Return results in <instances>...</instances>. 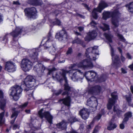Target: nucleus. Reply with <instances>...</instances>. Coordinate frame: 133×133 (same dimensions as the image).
Masks as SVG:
<instances>
[{"label":"nucleus","instance_id":"nucleus-1","mask_svg":"<svg viewBox=\"0 0 133 133\" xmlns=\"http://www.w3.org/2000/svg\"><path fill=\"white\" fill-rule=\"evenodd\" d=\"M35 84V79L33 77L28 75L22 81L20 86L15 85L11 88L10 95L14 100L17 101L19 98L23 90L26 91L32 90L34 88Z\"/></svg>","mask_w":133,"mask_h":133},{"label":"nucleus","instance_id":"nucleus-2","mask_svg":"<svg viewBox=\"0 0 133 133\" xmlns=\"http://www.w3.org/2000/svg\"><path fill=\"white\" fill-rule=\"evenodd\" d=\"M98 46H95L86 50L85 55L88 59H86L81 61L78 63H74L71 66H93L91 62V60H95L98 58L99 54L98 53Z\"/></svg>","mask_w":133,"mask_h":133},{"label":"nucleus","instance_id":"nucleus-3","mask_svg":"<svg viewBox=\"0 0 133 133\" xmlns=\"http://www.w3.org/2000/svg\"><path fill=\"white\" fill-rule=\"evenodd\" d=\"M61 72H59V75L56 74V77L57 80L60 83H62L63 80L65 81L64 84V90L65 91L62 94V96L66 95H68L69 92L71 90V87L70 86L68 83V80L66 77V74L67 73L70 74L72 71V70H69L62 69L61 70Z\"/></svg>","mask_w":133,"mask_h":133},{"label":"nucleus","instance_id":"nucleus-4","mask_svg":"<svg viewBox=\"0 0 133 133\" xmlns=\"http://www.w3.org/2000/svg\"><path fill=\"white\" fill-rule=\"evenodd\" d=\"M48 39L45 44L44 45V49H48L49 52L52 54L56 51V46L53 45L49 41H51L52 38L51 34L50 32H49L48 35Z\"/></svg>","mask_w":133,"mask_h":133},{"label":"nucleus","instance_id":"nucleus-5","mask_svg":"<svg viewBox=\"0 0 133 133\" xmlns=\"http://www.w3.org/2000/svg\"><path fill=\"white\" fill-rule=\"evenodd\" d=\"M108 6V4L106 2L104 1H101L98 6L97 8L94 9L92 12V15L93 17L97 19L98 17L97 12L101 13L102 10Z\"/></svg>","mask_w":133,"mask_h":133},{"label":"nucleus","instance_id":"nucleus-6","mask_svg":"<svg viewBox=\"0 0 133 133\" xmlns=\"http://www.w3.org/2000/svg\"><path fill=\"white\" fill-rule=\"evenodd\" d=\"M98 104L97 98L94 96L91 97L87 101V105L90 107V111L91 112L96 110Z\"/></svg>","mask_w":133,"mask_h":133},{"label":"nucleus","instance_id":"nucleus-7","mask_svg":"<svg viewBox=\"0 0 133 133\" xmlns=\"http://www.w3.org/2000/svg\"><path fill=\"white\" fill-rule=\"evenodd\" d=\"M25 15L28 18L35 19L37 17V12L34 7L28 8L24 9Z\"/></svg>","mask_w":133,"mask_h":133},{"label":"nucleus","instance_id":"nucleus-8","mask_svg":"<svg viewBox=\"0 0 133 133\" xmlns=\"http://www.w3.org/2000/svg\"><path fill=\"white\" fill-rule=\"evenodd\" d=\"M43 109L42 108L38 112V115L39 117L41 118L42 119L44 117L50 124L52 123V119L53 117L51 115L50 112L48 111L44 112L43 113Z\"/></svg>","mask_w":133,"mask_h":133},{"label":"nucleus","instance_id":"nucleus-9","mask_svg":"<svg viewBox=\"0 0 133 133\" xmlns=\"http://www.w3.org/2000/svg\"><path fill=\"white\" fill-rule=\"evenodd\" d=\"M55 37L60 41H66L68 39V34L65 29L63 28L59 32L56 33Z\"/></svg>","mask_w":133,"mask_h":133},{"label":"nucleus","instance_id":"nucleus-10","mask_svg":"<svg viewBox=\"0 0 133 133\" xmlns=\"http://www.w3.org/2000/svg\"><path fill=\"white\" fill-rule=\"evenodd\" d=\"M23 32H25V28L22 27H17L14 30H13L10 33V34L13 37L14 40L15 41V38L17 37Z\"/></svg>","mask_w":133,"mask_h":133},{"label":"nucleus","instance_id":"nucleus-11","mask_svg":"<svg viewBox=\"0 0 133 133\" xmlns=\"http://www.w3.org/2000/svg\"><path fill=\"white\" fill-rule=\"evenodd\" d=\"M110 47L111 48V54L112 57V65L113 66L118 65V64L120 62L118 60V56L117 55H115L114 54V51L110 44H109Z\"/></svg>","mask_w":133,"mask_h":133},{"label":"nucleus","instance_id":"nucleus-12","mask_svg":"<svg viewBox=\"0 0 133 133\" xmlns=\"http://www.w3.org/2000/svg\"><path fill=\"white\" fill-rule=\"evenodd\" d=\"M101 88L98 85L90 87L88 90V93L90 94H98L101 91Z\"/></svg>","mask_w":133,"mask_h":133},{"label":"nucleus","instance_id":"nucleus-13","mask_svg":"<svg viewBox=\"0 0 133 133\" xmlns=\"http://www.w3.org/2000/svg\"><path fill=\"white\" fill-rule=\"evenodd\" d=\"M120 15V13L118 11L114 16H112V23L115 28L118 27L119 25V17Z\"/></svg>","mask_w":133,"mask_h":133},{"label":"nucleus","instance_id":"nucleus-14","mask_svg":"<svg viewBox=\"0 0 133 133\" xmlns=\"http://www.w3.org/2000/svg\"><path fill=\"white\" fill-rule=\"evenodd\" d=\"M118 11L117 10H116L113 12H104L103 14V18L105 20H106L110 17H111L112 18V16H114Z\"/></svg>","mask_w":133,"mask_h":133},{"label":"nucleus","instance_id":"nucleus-15","mask_svg":"<svg viewBox=\"0 0 133 133\" xmlns=\"http://www.w3.org/2000/svg\"><path fill=\"white\" fill-rule=\"evenodd\" d=\"M112 114H114V116H117L118 118H120L121 117L122 114L123 112V111L115 105L114 106Z\"/></svg>","mask_w":133,"mask_h":133},{"label":"nucleus","instance_id":"nucleus-16","mask_svg":"<svg viewBox=\"0 0 133 133\" xmlns=\"http://www.w3.org/2000/svg\"><path fill=\"white\" fill-rule=\"evenodd\" d=\"M97 36V33L95 31L89 32L85 38V40L87 41L90 40L95 38Z\"/></svg>","mask_w":133,"mask_h":133},{"label":"nucleus","instance_id":"nucleus-17","mask_svg":"<svg viewBox=\"0 0 133 133\" xmlns=\"http://www.w3.org/2000/svg\"><path fill=\"white\" fill-rule=\"evenodd\" d=\"M71 101V97L68 95H67L65 98L60 99L59 100L60 102H62L64 105L68 107L70 106Z\"/></svg>","mask_w":133,"mask_h":133},{"label":"nucleus","instance_id":"nucleus-18","mask_svg":"<svg viewBox=\"0 0 133 133\" xmlns=\"http://www.w3.org/2000/svg\"><path fill=\"white\" fill-rule=\"evenodd\" d=\"M79 115L84 119H86L88 117L89 113L87 109L83 108L80 110L79 112Z\"/></svg>","mask_w":133,"mask_h":133},{"label":"nucleus","instance_id":"nucleus-19","mask_svg":"<svg viewBox=\"0 0 133 133\" xmlns=\"http://www.w3.org/2000/svg\"><path fill=\"white\" fill-rule=\"evenodd\" d=\"M108 78L107 76L104 74H103L99 77H97L96 81L98 83H101L105 81Z\"/></svg>","mask_w":133,"mask_h":133},{"label":"nucleus","instance_id":"nucleus-20","mask_svg":"<svg viewBox=\"0 0 133 133\" xmlns=\"http://www.w3.org/2000/svg\"><path fill=\"white\" fill-rule=\"evenodd\" d=\"M67 122L64 120L56 124V126L59 129L62 130H64L66 128Z\"/></svg>","mask_w":133,"mask_h":133},{"label":"nucleus","instance_id":"nucleus-21","mask_svg":"<svg viewBox=\"0 0 133 133\" xmlns=\"http://www.w3.org/2000/svg\"><path fill=\"white\" fill-rule=\"evenodd\" d=\"M132 116V113L131 111H128L125 113L124 115V118L122 121L123 123L127 124L129 118Z\"/></svg>","mask_w":133,"mask_h":133},{"label":"nucleus","instance_id":"nucleus-22","mask_svg":"<svg viewBox=\"0 0 133 133\" xmlns=\"http://www.w3.org/2000/svg\"><path fill=\"white\" fill-rule=\"evenodd\" d=\"M21 63L23 66H31L33 65V63L26 58H24L22 60Z\"/></svg>","mask_w":133,"mask_h":133},{"label":"nucleus","instance_id":"nucleus-23","mask_svg":"<svg viewBox=\"0 0 133 133\" xmlns=\"http://www.w3.org/2000/svg\"><path fill=\"white\" fill-rule=\"evenodd\" d=\"M17 108L13 107L11 109V112L12 114L11 116V118L14 117L16 119L18 116L19 114L20 113V111L19 110H16Z\"/></svg>","mask_w":133,"mask_h":133},{"label":"nucleus","instance_id":"nucleus-24","mask_svg":"<svg viewBox=\"0 0 133 133\" xmlns=\"http://www.w3.org/2000/svg\"><path fill=\"white\" fill-rule=\"evenodd\" d=\"M116 101L111 98H109L107 105L108 109L109 110L111 109L113 106L115 104Z\"/></svg>","mask_w":133,"mask_h":133},{"label":"nucleus","instance_id":"nucleus-25","mask_svg":"<svg viewBox=\"0 0 133 133\" xmlns=\"http://www.w3.org/2000/svg\"><path fill=\"white\" fill-rule=\"evenodd\" d=\"M29 4L34 5H40L42 4L41 0H28Z\"/></svg>","mask_w":133,"mask_h":133},{"label":"nucleus","instance_id":"nucleus-26","mask_svg":"<svg viewBox=\"0 0 133 133\" xmlns=\"http://www.w3.org/2000/svg\"><path fill=\"white\" fill-rule=\"evenodd\" d=\"M37 49H34L30 51L31 52H33L34 55L30 54V56L31 57L32 60H34V61L35 62L37 60V56L38 55V54L37 52Z\"/></svg>","mask_w":133,"mask_h":133},{"label":"nucleus","instance_id":"nucleus-27","mask_svg":"<svg viewBox=\"0 0 133 133\" xmlns=\"http://www.w3.org/2000/svg\"><path fill=\"white\" fill-rule=\"evenodd\" d=\"M72 43L73 44L76 43L77 44H80L84 47H85V44L84 42L78 38H77L73 40L72 41Z\"/></svg>","mask_w":133,"mask_h":133},{"label":"nucleus","instance_id":"nucleus-28","mask_svg":"<svg viewBox=\"0 0 133 133\" xmlns=\"http://www.w3.org/2000/svg\"><path fill=\"white\" fill-rule=\"evenodd\" d=\"M91 71L85 72L83 74V77H85L86 79L88 81H91Z\"/></svg>","mask_w":133,"mask_h":133},{"label":"nucleus","instance_id":"nucleus-29","mask_svg":"<svg viewBox=\"0 0 133 133\" xmlns=\"http://www.w3.org/2000/svg\"><path fill=\"white\" fill-rule=\"evenodd\" d=\"M109 126L107 127V129L109 131L113 130L117 127V125L115 123L113 124L111 121L109 122Z\"/></svg>","mask_w":133,"mask_h":133},{"label":"nucleus","instance_id":"nucleus-30","mask_svg":"<svg viewBox=\"0 0 133 133\" xmlns=\"http://www.w3.org/2000/svg\"><path fill=\"white\" fill-rule=\"evenodd\" d=\"M4 115V111L0 114V127L2 126L5 123V120L4 118L3 119Z\"/></svg>","mask_w":133,"mask_h":133},{"label":"nucleus","instance_id":"nucleus-31","mask_svg":"<svg viewBox=\"0 0 133 133\" xmlns=\"http://www.w3.org/2000/svg\"><path fill=\"white\" fill-rule=\"evenodd\" d=\"M6 101L5 99H1L0 100V108L4 110V108L6 105Z\"/></svg>","mask_w":133,"mask_h":133},{"label":"nucleus","instance_id":"nucleus-32","mask_svg":"<svg viewBox=\"0 0 133 133\" xmlns=\"http://www.w3.org/2000/svg\"><path fill=\"white\" fill-rule=\"evenodd\" d=\"M103 35L109 43H111L112 42V36L111 35L105 32L104 33Z\"/></svg>","mask_w":133,"mask_h":133},{"label":"nucleus","instance_id":"nucleus-33","mask_svg":"<svg viewBox=\"0 0 133 133\" xmlns=\"http://www.w3.org/2000/svg\"><path fill=\"white\" fill-rule=\"evenodd\" d=\"M45 67H34V70L38 73H41L43 72V69H45Z\"/></svg>","mask_w":133,"mask_h":133},{"label":"nucleus","instance_id":"nucleus-34","mask_svg":"<svg viewBox=\"0 0 133 133\" xmlns=\"http://www.w3.org/2000/svg\"><path fill=\"white\" fill-rule=\"evenodd\" d=\"M80 78H81L78 76V75H77L76 72L74 73L71 77V79L74 81H77Z\"/></svg>","mask_w":133,"mask_h":133},{"label":"nucleus","instance_id":"nucleus-35","mask_svg":"<svg viewBox=\"0 0 133 133\" xmlns=\"http://www.w3.org/2000/svg\"><path fill=\"white\" fill-rule=\"evenodd\" d=\"M97 73L94 71H91V82L94 81L95 79L97 77Z\"/></svg>","mask_w":133,"mask_h":133},{"label":"nucleus","instance_id":"nucleus-36","mask_svg":"<svg viewBox=\"0 0 133 133\" xmlns=\"http://www.w3.org/2000/svg\"><path fill=\"white\" fill-rule=\"evenodd\" d=\"M5 69L9 72H13L16 70V67H5Z\"/></svg>","mask_w":133,"mask_h":133},{"label":"nucleus","instance_id":"nucleus-37","mask_svg":"<svg viewBox=\"0 0 133 133\" xmlns=\"http://www.w3.org/2000/svg\"><path fill=\"white\" fill-rule=\"evenodd\" d=\"M68 120L71 124L74 122L78 121V120L77 118L74 116L70 117L68 118Z\"/></svg>","mask_w":133,"mask_h":133},{"label":"nucleus","instance_id":"nucleus-38","mask_svg":"<svg viewBox=\"0 0 133 133\" xmlns=\"http://www.w3.org/2000/svg\"><path fill=\"white\" fill-rule=\"evenodd\" d=\"M125 97L126 100L128 103V105L129 106H132V105L131 104V102L132 101L131 95H130L129 96H126Z\"/></svg>","mask_w":133,"mask_h":133},{"label":"nucleus","instance_id":"nucleus-39","mask_svg":"<svg viewBox=\"0 0 133 133\" xmlns=\"http://www.w3.org/2000/svg\"><path fill=\"white\" fill-rule=\"evenodd\" d=\"M116 94L117 92L116 91H114L111 94V98L116 101L118 99V96Z\"/></svg>","mask_w":133,"mask_h":133},{"label":"nucleus","instance_id":"nucleus-40","mask_svg":"<svg viewBox=\"0 0 133 133\" xmlns=\"http://www.w3.org/2000/svg\"><path fill=\"white\" fill-rule=\"evenodd\" d=\"M104 27L100 26V28L102 29L104 31H105L106 30H108L109 29V26L108 25L105 23H103Z\"/></svg>","mask_w":133,"mask_h":133},{"label":"nucleus","instance_id":"nucleus-41","mask_svg":"<svg viewBox=\"0 0 133 133\" xmlns=\"http://www.w3.org/2000/svg\"><path fill=\"white\" fill-rule=\"evenodd\" d=\"M126 6L128 7L129 12H133V2L130 3L129 5H126Z\"/></svg>","mask_w":133,"mask_h":133},{"label":"nucleus","instance_id":"nucleus-42","mask_svg":"<svg viewBox=\"0 0 133 133\" xmlns=\"http://www.w3.org/2000/svg\"><path fill=\"white\" fill-rule=\"evenodd\" d=\"M15 63L11 61H8L6 62L5 66H15Z\"/></svg>","mask_w":133,"mask_h":133},{"label":"nucleus","instance_id":"nucleus-43","mask_svg":"<svg viewBox=\"0 0 133 133\" xmlns=\"http://www.w3.org/2000/svg\"><path fill=\"white\" fill-rule=\"evenodd\" d=\"M102 115H100V114H98L97 115L95 116L94 118L93 121H98L102 117Z\"/></svg>","mask_w":133,"mask_h":133},{"label":"nucleus","instance_id":"nucleus-44","mask_svg":"<svg viewBox=\"0 0 133 133\" xmlns=\"http://www.w3.org/2000/svg\"><path fill=\"white\" fill-rule=\"evenodd\" d=\"M32 67H21L22 69L24 72L29 71Z\"/></svg>","mask_w":133,"mask_h":133},{"label":"nucleus","instance_id":"nucleus-45","mask_svg":"<svg viewBox=\"0 0 133 133\" xmlns=\"http://www.w3.org/2000/svg\"><path fill=\"white\" fill-rule=\"evenodd\" d=\"M52 23L54 25H57L60 26L61 24V22L58 19H56L55 21L52 22Z\"/></svg>","mask_w":133,"mask_h":133},{"label":"nucleus","instance_id":"nucleus-46","mask_svg":"<svg viewBox=\"0 0 133 133\" xmlns=\"http://www.w3.org/2000/svg\"><path fill=\"white\" fill-rule=\"evenodd\" d=\"M117 34L118 37L121 41L124 42L125 41V39L122 35L119 34L117 32Z\"/></svg>","mask_w":133,"mask_h":133},{"label":"nucleus","instance_id":"nucleus-47","mask_svg":"<svg viewBox=\"0 0 133 133\" xmlns=\"http://www.w3.org/2000/svg\"><path fill=\"white\" fill-rule=\"evenodd\" d=\"M61 13V11L58 10H55L52 13L53 15H55L56 16L58 14H60Z\"/></svg>","mask_w":133,"mask_h":133},{"label":"nucleus","instance_id":"nucleus-48","mask_svg":"<svg viewBox=\"0 0 133 133\" xmlns=\"http://www.w3.org/2000/svg\"><path fill=\"white\" fill-rule=\"evenodd\" d=\"M28 104V102H26L22 105H19L18 106V108H23L26 107Z\"/></svg>","mask_w":133,"mask_h":133},{"label":"nucleus","instance_id":"nucleus-49","mask_svg":"<svg viewBox=\"0 0 133 133\" xmlns=\"http://www.w3.org/2000/svg\"><path fill=\"white\" fill-rule=\"evenodd\" d=\"M101 128L100 126H99L98 125H97L95 127L93 130L97 133L99 132Z\"/></svg>","mask_w":133,"mask_h":133},{"label":"nucleus","instance_id":"nucleus-50","mask_svg":"<svg viewBox=\"0 0 133 133\" xmlns=\"http://www.w3.org/2000/svg\"><path fill=\"white\" fill-rule=\"evenodd\" d=\"M56 69L55 68V67H53V68L51 69H49L48 70V75H50L53 72L55 71Z\"/></svg>","mask_w":133,"mask_h":133},{"label":"nucleus","instance_id":"nucleus-51","mask_svg":"<svg viewBox=\"0 0 133 133\" xmlns=\"http://www.w3.org/2000/svg\"><path fill=\"white\" fill-rule=\"evenodd\" d=\"M72 49L71 47H69L68 49V50L67 51L66 53L67 55H70L72 53Z\"/></svg>","mask_w":133,"mask_h":133},{"label":"nucleus","instance_id":"nucleus-52","mask_svg":"<svg viewBox=\"0 0 133 133\" xmlns=\"http://www.w3.org/2000/svg\"><path fill=\"white\" fill-rule=\"evenodd\" d=\"M63 90L61 89H60L58 90V91L56 92L55 93V94L56 96H58L62 92Z\"/></svg>","mask_w":133,"mask_h":133},{"label":"nucleus","instance_id":"nucleus-53","mask_svg":"<svg viewBox=\"0 0 133 133\" xmlns=\"http://www.w3.org/2000/svg\"><path fill=\"white\" fill-rule=\"evenodd\" d=\"M94 123V121H92L90 124L87 126V128L88 129H90L91 128V125H92Z\"/></svg>","mask_w":133,"mask_h":133},{"label":"nucleus","instance_id":"nucleus-54","mask_svg":"<svg viewBox=\"0 0 133 133\" xmlns=\"http://www.w3.org/2000/svg\"><path fill=\"white\" fill-rule=\"evenodd\" d=\"M48 101L47 99H45V100H42V99H40L38 100V102L39 103H44L45 102H47V101Z\"/></svg>","mask_w":133,"mask_h":133},{"label":"nucleus","instance_id":"nucleus-55","mask_svg":"<svg viewBox=\"0 0 133 133\" xmlns=\"http://www.w3.org/2000/svg\"><path fill=\"white\" fill-rule=\"evenodd\" d=\"M90 24L91 26H95L97 24L94 21H92L90 23Z\"/></svg>","mask_w":133,"mask_h":133},{"label":"nucleus","instance_id":"nucleus-56","mask_svg":"<svg viewBox=\"0 0 133 133\" xmlns=\"http://www.w3.org/2000/svg\"><path fill=\"white\" fill-rule=\"evenodd\" d=\"M124 124H125L123 123V122H122V123L120 124L119 127L120 129H123L124 128L125 126Z\"/></svg>","mask_w":133,"mask_h":133},{"label":"nucleus","instance_id":"nucleus-57","mask_svg":"<svg viewBox=\"0 0 133 133\" xmlns=\"http://www.w3.org/2000/svg\"><path fill=\"white\" fill-rule=\"evenodd\" d=\"M121 70L122 73L123 74H125L127 73V71L123 68H122Z\"/></svg>","mask_w":133,"mask_h":133},{"label":"nucleus","instance_id":"nucleus-58","mask_svg":"<svg viewBox=\"0 0 133 133\" xmlns=\"http://www.w3.org/2000/svg\"><path fill=\"white\" fill-rule=\"evenodd\" d=\"M3 98V93L2 91L0 90V98L2 99Z\"/></svg>","mask_w":133,"mask_h":133},{"label":"nucleus","instance_id":"nucleus-59","mask_svg":"<svg viewBox=\"0 0 133 133\" xmlns=\"http://www.w3.org/2000/svg\"><path fill=\"white\" fill-rule=\"evenodd\" d=\"M99 114H100V115H102H102H104L105 114V111L104 109H102L101 111Z\"/></svg>","mask_w":133,"mask_h":133},{"label":"nucleus","instance_id":"nucleus-60","mask_svg":"<svg viewBox=\"0 0 133 133\" xmlns=\"http://www.w3.org/2000/svg\"><path fill=\"white\" fill-rule=\"evenodd\" d=\"M75 15L78 16L79 17H80L82 18H84V16H83L82 15H81L80 14H79L78 13H76Z\"/></svg>","mask_w":133,"mask_h":133},{"label":"nucleus","instance_id":"nucleus-61","mask_svg":"<svg viewBox=\"0 0 133 133\" xmlns=\"http://www.w3.org/2000/svg\"><path fill=\"white\" fill-rule=\"evenodd\" d=\"M127 57L129 59H131V57L130 54L129 53H127Z\"/></svg>","mask_w":133,"mask_h":133},{"label":"nucleus","instance_id":"nucleus-62","mask_svg":"<svg viewBox=\"0 0 133 133\" xmlns=\"http://www.w3.org/2000/svg\"><path fill=\"white\" fill-rule=\"evenodd\" d=\"M13 4H14L16 5H20V3L18 1H14Z\"/></svg>","mask_w":133,"mask_h":133},{"label":"nucleus","instance_id":"nucleus-63","mask_svg":"<svg viewBox=\"0 0 133 133\" xmlns=\"http://www.w3.org/2000/svg\"><path fill=\"white\" fill-rule=\"evenodd\" d=\"M37 27L34 25H32L30 27V28L32 30H35V29Z\"/></svg>","mask_w":133,"mask_h":133},{"label":"nucleus","instance_id":"nucleus-64","mask_svg":"<svg viewBox=\"0 0 133 133\" xmlns=\"http://www.w3.org/2000/svg\"><path fill=\"white\" fill-rule=\"evenodd\" d=\"M131 91L132 94H133V86L131 85L130 87Z\"/></svg>","mask_w":133,"mask_h":133}]
</instances>
